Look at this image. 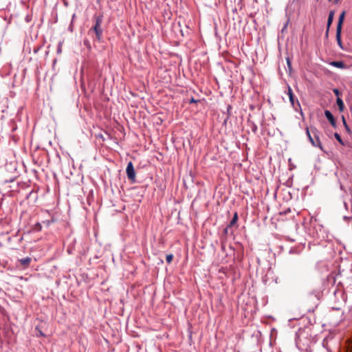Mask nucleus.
<instances>
[{"label": "nucleus", "instance_id": "f257e3e1", "mask_svg": "<svg viewBox=\"0 0 352 352\" xmlns=\"http://www.w3.org/2000/svg\"><path fill=\"white\" fill-rule=\"evenodd\" d=\"M306 133L312 146L315 147H318L321 150H322V144L320 141L319 131L314 126H310L309 128L307 127Z\"/></svg>", "mask_w": 352, "mask_h": 352}, {"label": "nucleus", "instance_id": "f03ea898", "mask_svg": "<svg viewBox=\"0 0 352 352\" xmlns=\"http://www.w3.org/2000/svg\"><path fill=\"white\" fill-rule=\"evenodd\" d=\"M126 173L128 179L132 182H135V169L133 165V163L131 162H129L127 164L126 168Z\"/></svg>", "mask_w": 352, "mask_h": 352}, {"label": "nucleus", "instance_id": "7ed1b4c3", "mask_svg": "<svg viewBox=\"0 0 352 352\" xmlns=\"http://www.w3.org/2000/svg\"><path fill=\"white\" fill-rule=\"evenodd\" d=\"M287 95L289 96V101H290L292 105L293 106V107H295L296 104L298 107H300V103H299L298 99H295V96L293 94L292 90L289 86H288V89H287Z\"/></svg>", "mask_w": 352, "mask_h": 352}, {"label": "nucleus", "instance_id": "20e7f679", "mask_svg": "<svg viewBox=\"0 0 352 352\" xmlns=\"http://www.w3.org/2000/svg\"><path fill=\"white\" fill-rule=\"evenodd\" d=\"M92 30L96 33L97 39L100 41L102 34V29L100 25L95 24L94 26L89 30V32Z\"/></svg>", "mask_w": 352, "mask_h": 352}, {"label": "nucleus", "instance_id": "39448f33", "mask_svg": "<svg viewBox=\"0 0 352 352\" xmlns=\"http://www.w3.org/2000/svg\"><path fill=\"white\" fill-rule=\"evenodd\" d=\"M324 116H325L326 118L329 121L331 124L335 127L336 125V120H335L333 114L329 110H325Z\"/></svg>", "mask_w": 352, "mask_h": 352}, {"label": "nucleus", "instance_id": "423d86ee", "mask_svg": "<svg viewBox=\"0 0 352 352\" xmlns=\"http://www.w3.org/2000/svg\"><path fill=\"white\" fill-rule=\"evenodd\" d=\"M344 16H345V12H342L340 14V16H339V19H338V24H337L336 30L342 31V23H343V21H344Z\"/></svg>", "mask_w": 352, "mask_h": 352}, {"label": "nucleus", "instance_id": "0eeeda50", "mask_svg": "<svg viewBox=\"0 0 352 352\" xmlns=\"http://www.w3.org/2000/svg\"><path fill=\"white\" fill-rule=\"evenodd\" d=\"M32 261V258L30 257H25L19 260V262L21 263V265L23 267H28L30 262Z\"/></svg>", "mask_w": 352, "mask_h": 352}, {"label": "nucleus", "instance_id": "6e6552de", "mask_svg": "<svg viewBox=\"0 0 352 352\" xmlns=\"http://www.w3.org/2000/svg\"><path fill=\"white\" fill-rule=\"evenodd\" d=\"M333 16H334V11L331 10L329 13V16L327 19V27L328 30H329L330 26L331 25L333 21Z\"/></svg>", "mask_w": 352, "mask_h": 352}, {"label": "nucleus", "instance_id": "1a4fd4ad", "mask_svg": "<svg viewBox=\"0 0 352 352\" xmlns=\"http://www.w3.org/2000/svg\"><path fill=\"white\" fill-rule=\"evenodd\" d=\"M331 65L340 69L345 68V65L342 61H333L331 63Z\"/></svg>", "mask_w": 352, "mask_h": 352}, {"label": "nucleus", "instance_id": "9d476101", "mask_svg": "<svg viewBox=\"0 0 352 352\" xmlns=\"http://www.w3.org/2000/svg\"><path fill=\"white\" fill-rule=\"evenodd\" d=\"M341 32H342V31H340V30H339V31L336 30V41H337L338 46L341 49H343L342 43V40H341Z\"/></svg>", "mask_w": 352, "mask_h": 352}, {"label": "nucleus", "instance_id": "9b49d317", "mask_svg": "<svg viewBox=\"0 0 352 352\" xmlns=\"http://www.w3.org/2000/svg\"><path fill=\"white\" fill-rule=\"evenodd\" d=\"M336 103L338 106V109H339L340 111H343L344 108V104L343 100L340 97H338L336 98Z\"/></svg>", "mask_w": 352, "mask_h": 352}, {"label": "nucleus", "instance_id": "f8f14e48", "mask_svg": "<svg viewBox=\"0 0 352 352\" xmlns=\"http://www.w3.org/2000/svg\"><path fill=\"white\" fill-rule=\"evenodd\" d=\"M95 24H96L97 25H101L102 23V20H103V15L102 14H100V15H98V16H96L95 17Z\"/></svg>", "mask_w": 352, "mask_h": 352}, {"label": "nucleus", "instance_id": "ddd939ff", "mask_svg": "<svg viewBox=\"0 0 352 352\" xmlns=\"http://www.w3.org/2000/svg\"><path fill=\"white\" fill-rule=\"evenodd\" d=\"M237 220H238V215H237V213L235 212L234 214L233 218L230 221V222L228 224V226L232 228L233 226H234L236 223Z\"/></svg>", "mask_w": 352, "mask_h": 352}, {"label": "nucleus", "instance_id": "4468645a", "mask_svg": "<svg viewBox=\"0 0 352 352\" xmlns=\"http://www.w3.org/2000/svg\"><path fill=\"white\" fill-rule=\"evenodd\" d=\"M334 136L336 138V139L342 145H344V142L341 138V136L338 133H335L334 134Z\"/></svg>", "mask_w": 352, "mask_h": 352}, {"label": "nucleus", "instance_id": "2eb2a0df", "mask_svg": "<svg viewBox=\"0 0 352 352\" xmlns=\"http://www.w3.org/2000/svg\"><path fill=\"white\" fill-rule=\"evenodd\" d=\"M41 229H42V226H41V223H36L34 226V231L38 232V231H41Z\"/></svg>", "mask_w": 352, "mask_h": 352}, {"label": "nucleus", "instance_id": "dca6fc26", "mask_svg": "<svg viewBox=\"0 0 352 352\" xmlns=\"http://www.w3.org/2000/svg\"><path fill=\"white\" fill-rule=\"evenodd\" d=\"M173 254H168V255H166V262L168 263H171V261H173Z\"/></svg>", "mask_w": 352, "mask_h": 352}, {"label": "nucleus", "instance_id": "f3484780", "mask_svg": "<svg viewBox=\"0 0 352 352\" xmlns=\"http://www.w3.org/2000/svg\"><path fill=\"white\" fill-rule=\"evenodd\" d=\"M342 120L343 124L344 125V126H345L346 129L347 131H349V126H348V125H347V124H346V120H345V118H344V116H342Z\"/></svg>", "mask_w": 352, "mask_h": 352}, {"label": "nucleus", "instance_id": "a211bd4d", "mask_svg": "<svg viewBox=\"0 0 352 352\" xmlns=\"http://www.w3.org/2000/svg\"><path fill=\"white\" fill-rule=\"evenodd\" d=\"M333 91L334 94L337 96V98L340 97V91L338 89H336V88L333 89Z\"/></svg>", "mask_w": 352, "mask_h": 352}, {"label": "nucleus", "instance_id": "6ab92c4d", "mask_svg": "<svg viewBox=\"0 0 352 352\" xmlns=\"http://www.w3.org/2000/svg\"><path fill=\"white\" fill-rule=\"evenodd\" d=\"M230 229H231V227L228 225L226 226V228L224 229V233L228 234Z\"/></svg>", "mask_w": 352, "mask_h": 352}, {"label": "nucleus", "instance_id": "aec40b11", "mask_svg": "<svg viewBox=\"0 0 352 352\" xmlns=\"http://www.w3.org/2000/svg\"><path fill=\"white\" fill-rule=\"evenodd\" d=\"M190 103H196V102H197V100H195L194 98H192L190 99Z\"/></svg>", "mask_w": 352, "mask_h": 352}, {"label": "nucleus", "instance_id": "412c9836", "mask_svg": "<svg viewBox=\"0 0 352 352\" xmlns=\"http://www.w3.org/2000/svg\"><path fill=\"white\" fill-rule=\"evenodd\" d=\"M287 63L288 67L290 68L291 67V63H290V60H289V58H287Z\"/></svg>", "mask_w": 352, "mask_h": 352}, {"label": "nucleus", "instance_id": "4be33fe9", "mask_svg": "<svg viewBox=\"0 0 352 352\" xmlns=\"http://www.w3.org/2000/svg\"><path fill=\"white\" fill-rule=\"evenodd\" d=\"M221 250H222L223 251H224V250H225V245H224L223 243H222V244H221Z\"/></svg>", "mask_w": 352, "mask_h": 352}, {"label": "nucleus", "instance_id": "5701e85b", "mask_svg": "<svg viewBox=\"0 0 352 352\" xmlns=\"http://www.w3.org/2000/svg\"><path fill=\"white\" fill-rule=\"evenodd\" d=\"M329 30H328V28H327V31H326V33H325V36H326V37H327V36H328V34H329Z\"/></svg>", "mask_w": 352, "mask_h": 352}, {"label": "nucleus", "instance_id": "b1692460", "mask_svg": "<svg viewBox=\"0 0 352 352\" xmlns=\"http://www.w3.org/2000/svg\"><path fill=\"white\" fill-rule=\"evenodd\" d=\"M256 125H254V127H253V131L255 132V131H256Z\"/></svg>", "mask_w": 352, "mask_h": 352}]
</instances>
